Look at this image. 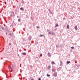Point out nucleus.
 Wrapping results in <instances>:
<instances>
[{
	"mask_svg": "<svg viewBox=\"0 0 80 80\" xmlns=\"http://www.w3.org/2000/svg\"><path fill=\"white\" fill-rule=\"evenodd\" d=\"M80 66V65H78L77 64H76L75 65L73 66V67H76V68H78V67Z\"/></svg>",
	"mask_w": 80,
	"mask_h": 80,
	"instance_id": "f257e3e1",
	"label": "nucleus"
},
{
	"mask_svg": "<svg viewBox=\"0 0 80 80\" xmlns=\"http://www.w3.org/2000/svg\"><path fill=\"white\" fill-rule=\"evenodd\" d=\"M48 55L49 57H51V54H50V53L49 52L48 53Z\"/></svg>",
	"mask_w": 80,
	"mask_h": 80,
	"instance_id": "f03ea898",
	"label": "nucleus"
},
{
	"mask_svg": "<svg viewBox=\"0 0 80 80\" xmlns=\"http://www.w3.org/2000/svg\"><path fill=\"white\" fill-rule=\"evenodd\" d=\"M40 37H45V36L43 35L42 34H40L39 35Z\"/></svg>",
	"mask_w": 80,
	"mask_h": 80,
	"instance_id": "7ed1b4c3",
	"label": "nucleus"
},
{
	"mask_svg": "<svg viewBox=\"0 0 80 80\" xmlns=\"http://www.w3.org/2000/svg\"><path fill=\"white\" fill-rule=\"evenodd\" d=\"M74 28L76 30H78V28H77V26H75L74 27Z\"/></svg>",
	"mask_w": 80,
	"mask_h": 80,
	"instance_id": "20e7f679",
	"label": "nucleus"
},
{
	"mask_svg": "<svg viewBox=\"0 0 80 80\" xmlns=\"http://www.w3.org/2000/svg\"><path fill=\"white\" fill-rule=\"evenodd\" d=\"M22 54V55H27V53H26V52H23Z\"/></svg>",
	"mask_w": 80,
	"mask_h": 80,
	"instance_id": "39448f33",
	"label": "nucleus"
},
{
	"mask_svg": "<svg viewBox=\"0 0 80 80\" xmlns=\"http://www.w3.org/2000/svg\"><path fill=\"white\" fill-rule=\"evenodd\" d=\"M53 76L54 77H56L57 76V73L56 72H55L54 74H53Z\"/></svg>",
	"mask_w": 80,
	"mask_h": 80,
	"instance_id": "423d86ee",
	"label": "nucleus"
},
{
	"mask_svg": "<svg viewBox=\"0 0 80 80\" xmlns=\"http://www.w3.org/2000/svg\"><path fill=\"white\" fill-rule=\"evenodd\" d=\"M52 72H55V69L53 68H52Z\"/></svg>",
	"mask_w": 80,
	"mask_h": 80,
	"instance_id": "0eeeda50",
	"label": "nucleus"
},
{
	"mask_svg": "<svg viewBox=\"0 0 80 80\" xmlns=\"http://www.w3.org/2000/svg\"><path fill=\"white\" fill-rule=\"evenodd\" d=\"M51 67H50V66H48V70H50V69Z\"/></svg>",
	"mask_w": 80,
	"mask_h": 80,
	"instance_id": "6e6552de",
	"label": "nucleus"
},
{
	"mask_svg": "<svg viewBox=\"0 0 80 80\" xmlns=\"http://www.w3.org/2000/svg\"><path fill=\"white\" fill-rule=\"evenodd\" d=\"M70 63V61L67 62V65H68V64L69 63Z\"/></svg>",
	"mask_w": 80,
	"mask_h": 80,
	"instance_id": "1a4fd4ad",
	"label": "nucleus"
},
{
	"mask_svg": "<svg viewBox=\"0 0 80 80\" xmlns=\"http://www.w3.org/2000/svg\"><path fill=\"white\" fill-rule=\"evenodd\" d=\"M51 34L53 35H55V33L52 32V33H51Z\"/></svg>",
	"mask_w": 80,
	"mask_h": 80,
	"instance_id": "9d476101",
	"label": "nucleus"
},
{
	"mask_svg": "<svg viewBox=\"0 0 80 80\" xmlns=\"http://www.w3.org/2000/svg\"><path fill=\"white\" fill-rule=\"evenodd\" d=\"M60 66H61V65H62V62L61 61L60 62Z\"/></svg>",
	"mask_w": 80,
	"mask_h": 80,
	"instance_id": "9b49d317",
	"label": "nucleus"
},
{
	"mask_svg": "<svg viewBox=\"0 0 80 80\" xmlns=\"http://www.w3.org/2000/svg\"><path fill=\"white\" fill-rule=\"evenodd\" d=\"M51 63H52V65H53V64H55V62H53V61H52Z\"/></svg>",
	"mask_w": 80,
	"mask_h": 80,
	"instance_id": "f8f14e48",
	"label": "nucleus"
},
{
	"mask_svg": "<svg viewBox=\"0 0 80 80\" xmlns=\"http://www.w3.org/2000/svg\"><path fill=\"white\" fill-rule=\"evenodd\" d=\"M48 34H49L50 35L52 34V33L51 32H50V31L49 32H48Z\"/></svg>",
	"mask_w": 80,
	"mask_h": 80,
	"instance_id": "ddd939ff",
	"label": "nucleus"
},
{
	"mask_svg": "<svg viewBox=\"0 0 80 80\" xmlns=\"http://www.w3.org/2000/svg\"><path fill=\"white\" fill-rule=\"evenodd\" d=\"M9 69H11L12 70V67H9Z\"/></svg>",
	"mask_w": 80,
	"mask_h": 80,
	"instance_id": "4468645a",
	"label": "nucleus"
},
{
	"mask_svg": "<svg viewBox=\"0 0 80 80\" xmlns=\"http://www.w3.org/2000/svg\"><path fill=\"white\" fill-rule=\"evenodd\" d=\"M11 14H14V12L13 11H11L10 12Z\"/></svg>",
	"mask_w": 80,
	"mask_h": 80,
	"instance_id": "2eb2a0df",
	"label": "nucleus"
},
{
	"mask_svg": "<svg viewBox=\"0 0 80 80\" xmlns=\"http://www.w3.org/2000/svg\"><path fill=\"white\" fill-rule=\"evenodd\" d=\"M58 24H56V25H55V27L56 28L57 27H58Z\"/></svg>",
	"mask_w": 80,
	"mask_h": 80,
	"instance_id": "dca6fc26",
	"label": "nucleus"
},
{
	"mask_svg": "<svg viewBox=\"0 0 80 80\" xmlns=\"http://www.w3.org/2000/svg\"><path fill=\"white\" fill-rule=\"evenodd\" d=\"M14 14H11V17H13V15H14Z\"/></svg>",
	"mask_w": 80,
	"mask_h": 80,
	"instance_id": "f3484780",
	"label": "nucleus"
},
{
	"mask_svg": "<svg viewBox=\"0 0 80 80\" xmlns=\"http://www.w3.org/2000/svg\"><path fill=\"white\" fill-rule=\"evenodd\" d=\"M20 10H22V11H23V8H20Z\"/></svg>",
	"mask_w": 80,
	"mask_h": 80,
	"instance_id": "a211bd4d",
	"label": "nucleus"
},
{
	"mask_svg": "<svg viewBox=\"0 0 80 80\" xmlns=\"http://www.w3.org/2000/svg\"><path fill=\"white\" fill-rule=\"evenodd\" d=\"M69 27H70L69 25H67V28H69Z\"/></svg>",
	"mask_w": 80,
	"mask_h": 80,
	"instance_id": "6ab92c4d",
	"label": "nucleus"
},
{
	"mask_svg": "<svg viewBox=\"0 0 80 80\" xmlns=\"http://www.w3.org/2000/svg\"><path fill=\"white\" fill-rule=\"evenodd\" d=\"M72 49H74V47L73 46H72L71 47Z\"/></svg>",
	"mask_w": 80,
	"mask_h": 80,
	"instance_id": "aec40b11",
	"label": "nucleus"
},
{
	"mask_svg": "<svg viewBox=\"0 0 80 80\" xmlns=\"http://www.w3.org/2000/svg\"><path fill=\"white\" fill-rule=\"evenodd\" d=\"M56 47L57 48H58V47H59V46H58V45H56Z\"/></svg>",
	"mask_w": 80,
	"mask_h": 80,
	"instance_id": "412c9836",
	"label": "nucleus"
},
{
	"mask_svg": "<svg viewBox=\"0 0 80 80\" xmlns=\"http://www.w3.org/2000/svg\"><path fill=\"white\" fill-rule=\"evenodd\" d=\"M59 70H61L62 69V67H60L59 68Z\"/></svg>",
	"mask_w": 80,
	"mask_h": 80,
	"instance_id": "4be33fe9",
	"label": "nucleus"
},
{
	"mask_svg": "<svg viewBox=\"0 0 80 80\" xmlns=\"http://www.w3.org/2000/svg\"><path fill=\"white\" fill-rule=\"evenodd\" d=\"M47 77H50V75L49 74H47Z\"/></svg>",
	"mask_w": 80,
	"mask_h": 80,
	"instance_id": "5701e85b",
	"label": "nucleus"
},
{
	"mask_svg": "<svg viewBox=\"0 0 80 80\" xmlns=\"http://www.w3.org/2000/svg\"><path fill=\"white\" fill-rule=\"evenodd\" d=\"M47 32H50V30L48 29L47 30Z\"/></svg>",
	"mask_w": 80,
	"mask_h": 80,
	"instance_id": "b1692460",
	"label": "nucleus"
},
{
	"mask_svg": "<svg viewBox=\"0 0 80 80\" xmlns=\"http://www.w3.org/2000/svg\"><path fill=\"white\" fill-rule=\"evenodd\" d=\"M40 57H42V53L40 54Z\"/></svg>",
	"mask_w": 80,
	"mask_h": 80,
	"instance_id": "393cba45",
	"label": "nucleus"
},
{
	"mask_svg": "<svg viewBox=\"0 0 80 80\" xmlns=\"http://www.w3.org/2000/svg\"><path fill=\"white\" fill-rule=\"evenodd\" d=\"M18 22H20V19H18Z\"/></svg>",
	"mask_w": 80,
	"mask_h": 80,
	"instance_id": "a878e982",
	"label": "nucleus"
},
{
	"mask_svg": "<svg viewBox=\"0 0 80 80\" xmlns=\"http://www.w3.org/2000/svg\"><path fill=\"white\" fill-rule=\"evenodd\" d=\"M31 80H34V79L33 78L31 79Z\"/></svg>",
	"mask_w": 80,
	"mask_h": 80,
	"instance_id": "bb28decb",
	"label": "nucleus"
},
{
	"mask_svg": "<svg viewBox=\"0 0 80 80\" xmlns=\"http://www.w3.org/2000/svg\"><path fill=\"white\" fill-rule=\"evenodd\" d=\"M38 80H41V79H40V78H39Z\"/></svg>",
	"mask_w": 80,
	"mask_h": 80,
	"instance_id": "cd10ccee",
	"label": "nucleus"
},
{
	"mask_svg": "<svg viewBox=\"0 0 80 80\" xmlns=\"http://www.w3.org/2000/svg\"><path fill=\"white\" fill-rule=\"evenodd\" d=\"M2 30H4V28H2Z\"/></svg>",
	"mask_w": 80,
	"mask_h": 80,
	"instance_id": "c85d7f7f",
	"label": "nucleus"
},
{
	"mask_svg": "<svg viewBox=\"0 0 80 80\" xmlns=\"http://www.w3.org/2000/svg\"><path fill=\"white\" fill-rule=\"evenodd\" d=\"M49 12H50V10L49 9Z\"/></svg>",
	"mask_w": 80,
	"mask_h": 80,
	"instance_id": "c756f323",
	"label": "nucleus"
},
{
	"mask_svg": "<svg viewBox=\"0 0 80 80\" xmlns=\"http://www.w3.org/2000/svg\"><path fill=\"white\" fill-rule=\"evenodd\" d=\"M17 18H18V16L17 17Z\"/></svg>",
	"mask_w": 80,
	"mask_h": 80,
	"instance_id": "7c9ffc66",
	"label": "nucleus"
},
{
	"mask_svg": "<svg viewBox=\"0 0 80 80\" xmlns=\"http://www.w3.org/2000/svg\"><path fill=\"white\" fill-rule=\"evenodd\" d=\"M37 28H39V27L38 26H37Z\"/></svg>",
	"mask_w": 80,
	"mask_h": 80,
	"instance_id": "2f4dec72",
	"label": "nucleus"
},
{
	"mask_svg": "<svg viewBox=\"0 0 80 80\" xmlns=\"http://www.w3.org/2000/svg\"><path fill=\"white\" fill-rule=\"evenodd\" d=\"M24 50L26 51V49H24Z\"/></svg>",
	"mask_w": 80,
	"mask_h": 80,
	"instance_id": "473e14b6",
	"label": "nucleus"
},
{
	"mask_svg": "<svg viewBox=\"0 0 80 80\" xmlns=\"http://www.w3.org/2000/svg\"><path fill=\"white\" fill-rule=\"evenodd\" d=\"M37 58H38V57H36Z\"/></svg>",
	"mask_w": 80,
	"mask_h": 80,
	"instance_id": "72a5a7b5",
	"label": "nucleus"
},
{
	"mask_svg": "<svg viewBox=\"0 0 80 80\" xmlns=\"http://www.w3.org/2000/svg\"><path fill=\"white\" fill-rule=\"evenodd\" d=\"M9 45H10V43H9Z\"/></svg>",
	"mask_w": 80,
	"mask_h": 80,
	"instance_id": "f704fd0d",
	"label": "nucleus"
},
{
	"mask_svg": "<svg viewBox=\"0 0 80 80\" xmlns=\"http://www.w3.org/2000/svg\"><path fill=\"white\" fill-rule=\"evenodd\" d=\"M72 17H73V16H72Z\"/></svg>",
	"mask_w": 80,
	"mask_h": 80,
	"instance_id": "c9c22d12",
	"label": "nucleus"
}]
</instances>
